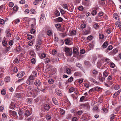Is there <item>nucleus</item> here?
<instances>
[{
	"mask_svg": "<svg viewBox=\"0 0 121 121\" xmlns=\"http://www.w3.org/2000/svg\"><path fill=\"white\" fill-rule=\"evenodd\" d=\"M16 50L17 52H19L20 51L21 49V47L20 46H18L16 48Z\"/></svg>",
	"mask_w": 121,
	"mask_h": 121,
	"instance_id": "obj_64",
	"label": "nucleus"
},
{
	"mask_svg": "<svg viewBox=\"0 0 121 121\" xmlns=\"http://www.w3.org/2000/svg\"><path fill=\"white\" fill-rule=\"evenodd\" d=\"M45 60L46 62L47 63L51 62L50 58H46L45 59Z\"/></svg>",
	"mask_w": 121,
	"mask_h": 121,
	"instance_id": "obj_40",
	"label": "nucleus"
},
{
	"mask_svg": "<svg viewBox=\"0 0 121 121\" xmlns=\"http://www.w3.org/2000/svg\"><path fill=\"white\" fill-rule=\"evenodd\" d=\"M90 4V0H83L82 4L85 6H88Z\"/></svg>",
	"mask_w": 121,
	"mask_h": 121,
	"instance_id": "obj_5",
	"label": "nucleus"
},
{
	"mask_svg": "<svg viewBox=\"0 0 121 121\" xmlns=\"http://www.w3.org/2000/svg\"><path fill=\"white\" fill-rule=\"evenodd\" d=\"M70 42V40L68 39H66L65 41V43L69 45Z\"/></svg>",
	"mask_w": 121,
	"mask_h": 121,
	"instance_id": "obj_33",
	"label": "nucleus"
},
{
	"mask_svg": "<svg viewBox=\"0 0 121 121\" xmlns=\"http://www.w3.org/2000/svg\"><path fill=\"white\" fill-rule=\"evenodd\" d=\"M112 78V74L110 75L108 77V79L109 80H111Z\"/></svg>",
	"mask_w": 121,
	"mask_h": 121,
	"instance_id": "obj_56",
	"label": "nucleus"
},
{
	"mask_svg": "<svg viewBox=\"0 0 121 121\" xmlns=\"http://www.w3.org/2000/svg\"><path fill=\"white\" fill-rule=\"evenodd\" d=\"M11 113H12V114L14 116H16V112L15 111H10Z\"/></svg>",
	"mask_w": 121,
	"mask_h": 121,
	"instance_id": "obj_52",
	"label": "nucleus"
},
{
	"mask_svg": "<svg viewBox=\"0 0 121 121\" xmlns=\"http://www.w3.org/2000/svg\"><path fill=\"white\" fill-rule=\"evenodd\" d=\"M44 18V14L43 13H42L41 15L40 19L39 21L41 23H42L43 22Z\"/></svg>",
	"mask_w": 121,
	"mask_h": 121,
	"instance_id": "obj_9",
	"label": "nucleus"
},
{
	"mask_svg": "<svg viewBox=\"0 0 121 121\" xmlns=\"http://www.w3.org/2000/svg\"><path fill=\"white\" fill-rule=\"evenodd\" d=\"M10 78L9 77H6L5 78L4 80L5 81L7 82H8L10 81Z\"/></svg>",
	"mask_w": 121,
	"mask_h": 121,
	"instance_id": "obj_23",
	"label": "nucleus"
},
{
	"mask_svg": "<svg viewBox=\"0 0 121 121\" xmlns=\"http://www.w3.org/2000/svg\"><path fill=\"white\" fill-rule=\"evenodd\" d=\"M4 23V21L3 19H1L0 20V24H3Z\"/></svg>",
	"mask_w": 121,
	"mask_h": 121,
	"instance_id": "obj_63",
	"label": "nucleus"
},
{
	"mask_svg": "<svg viewBox=\"0 0 121 121\" xmlns=\"http://www.w3.org/2000/svg\"><path fill=\"white\" fill-rule=\"evenodd\" d=\"M50 107L49 105L48 104H45L44 106V108L47 111L50 108Z\"/></svg>",
	"mask_w": 121,
	"mask_h": 121,
	"instance_id": "obj_11",
	"label": "nucleus"
},
{
	"mask_svg": "<svg viewBox=\"0 0 121 121\" xmlns=\"http://www.w3.org/2000/svg\"><path fill=\"white\" fill-rule=\"evenodd\" d=\"M28 79H29L33 81L35 80V78H34V77L31 74L29 76Z\"/></svg>",
	"mask_w": 121,
	"mask_h": 121,
	"instance_id": "obj_26",
	"label": "nucleus"
},
{
	"mask_svg": "<svg viewBox=\"0 0 121 121\" xmlns=\"http://www.w3.org/2000/svg\"><path fill=\"white\" fill-rule=\"evenodd\" d=\"M30 12L31 13L34 14L35 13V11L34 9H32L30 10Z\"/></svg>",
	"mask_w": 121,
	"mask_h": 121,
	"instance_id": "obj_36",
	"label": "nucleus"
},
{
	"mask_svg": "<svg viewBox=\"0 0 121 121\" xmlns=\"http://www.w3.org/2000/svg\"><path fill=\"white\" fill-rule=\"evenodd\" d=\"M42 0H35L33 2V4L36 5L39 2L41 1Z\"/></svg>",
	"mask_w": 121,
	"mask_h": 121,
	"instance_id": "obj_30",
	"label": "nucleus"
},
{
	"mask_svg": "<svg viewBox=\"0 0 121 121\" xmlns=\"http://www.w3.org/2000/svg\"><path fill=\"white\" fill-rule=\"evenodd\" d=\"M46 56V55L44 53H43L41 54L40 56V58L42 59L44 58Z\"/></svg>",
	"mask_w": 121,
	"mask_h": 121,
	"instance_id": "obj_21",
	"label": "nucleus"
},
{
	"mask_svg": "<svg viewBox=\"0 0 121 121\" xmlns=\"http://www.w3.org/2000/svg\"><path fill=\"white\" fill-rule=\"evenodd\" d=\"M113 16L114 18L115 19L117 20V17H118L117 14L114 13L113 15Z\"/></svg>",
	"mask_w": 121,
	"mask_h": 121,
	"instance_id": "obj_51",
	"label": "nucleus"
},
{
	"mask_svg": "<svg viewBox=\"0 0 121 121\" xmlns=\"http://www.w3.org/2000/svg\"><path fill=\"white\" fill-rule=\"evenodd\" d=\"M104 37V35L103 34H101L99 35V37L100 39H103Z\"/></svg>",
	"mask_w": 121,
	"mask_h": 121,
	"instance_id": "obj_48",
	"label": "nucleus"
},
{
	"mask_svg": "<svg viewBox=\"0 0 121 121\" xmlns=\"http://www.w3.org/2000/svg\"><path fill=\"white\" fill-rule=\"evenodd\" d=\"M71 34L72 35H75L76 34V31L75 30H73L71 32Z\"/></svg>",
	"mask_w": 121,
	"mask_h": 121,
	"instance_id": "obj_39",
	"label": "nucleus"
},
{
	"mask_svg": "<svg viewBox=\"0 0 121 121\" xmlns=\"http://www.w3.org/2000/svg\"><path fill=\"white\" fill-rule=\"evenodd\" d=\"M34 84L37 87L40 86L41 85V82L40 80L38 79H37L35 80Z\"/></svg>",
	"mask_w": 121,
	"mask_h": 121,
	"instance_id": "obj_4",
	"label": "nucleus"
},
{
	"mask_svg": "<svg viewBox=\"0 0 121 121\" xmlns=\"http://www.w3.org/2000/svg\"><path fill=\"white\" fill-rule=\"evenodd\" d=\"M47 34L48 36H50L52 35V32L51 30H48L47 31Z\"/></svg>",
	"mask_w": 121,
	"mask_h": 121,
	"instance_id": "obj_35",
	"label": "nucleus"
},
{
	"mask_svg": "<svg viewBox=\"0 0 121 121\" xmlns=\"http://www.w3.org/2000/svg\"><path fill=\"white\" fill-rule=\"evenodd\" d=\"M116 25L118 27L120 26H121V22L120 21H117L116 22Z\"/></svg>",
	"mask_w": 121,
	"mask_h": 121,
	"instance_id": "obj_27",
	"label": "nucleus"
},
{
	"mask_svg": "<svg viewBox=\"0 0 121 121\" xmlns=\"http://www.w3.org/2000/svg\"><path fill=\"white\" fill-rule=\"evenodd\" d=\"M13 62L15 64L19 63V61L18 60V58H16V59L14 60Z\"/></svg>",
	"mask_w": 121,
	"mask_h": 121,
	"instance_id": "obj_34",
	"label": "nucleus"
},
{
	"mask_svg": "<svg viewBox=\"0 0 121 121\" xmlns=\"http://www.w3.org/2000/svg\"><path fill=\"white\" fill-rule=\"evenodd\" d=\"M31 74L34 77H36L37 76V72L35 71H33Z\"/></svg>",
	"mask_w": 121,
	"mask_h": 121,
	"instance_id": "obj_28",
	"label": "nucleus"
},
{
	"mask_svg": "<svg viewBox=\"0 0 121 121\" xmlns=\"http://www.w3.org/2000/svg\"><path fill=\"white\" fill-rule=\"evenodd\" d=\"M108 45V43L107 42H105L103 44L102 47L104 48H105Z\"/></svg>",
	"mask_w": 121,
	"mask_h": 121,
	"instance_id": "obj_14",
	"label": "nucleus"
},
{
	"mask_svg": "<svg viewBox=\"0 0 121 121\" xmlns=\"http://www.w3.org/2000/svg\"><path fill=\"white\" fill-rule=\"evenodd\" d=\"M16 97L17 98H19L22 97V95L20 93H17L16 95Z\"/></svg>",
	"mask_w": 121,
	"mask_h": 121,
	"instance_id": "obj_43",
	"label": "nucleus"
},
{
	"mask_svg": "<svg viewBox=\"0 0 121 121\" xmlns=\"http://www.w3.org/2000/svg\"><path fill=\"white\" fill-rule=\"evenodd\" d=\"M15 107V106L14 103L12 102L10 104L9 108L12 109H14Z\"/></svg>",
	"mask_w": 121,
	"mask_h": 121,
	"instance_id": "obj_12",
	"label": "nucleus"
},
{
	"mask_svg": "<svg viewBox=\"0 0 121 121\" xmlns=\"http://www.w3.org/2000/svg\"><path fill=\"white\" fill-rule=\"evenodd\" d=\"M73 53L74 54L77 55L78 53V50L76 48H73Z\"/></svg>",
	"mask_w": 121,
	"mask_h": 121,
	"instance_id": "obj_13",
	"label": "nucleus"
},
{
	"mask_svg": "<svg viewBox=\"0 0 121 121\" xmlns=\"http://www.w3.org/2000/svg\"><path fill=\"white\" fill-rule=\"evenodd\" d=\"M42 40L41 39H39L37 42L36 45H41L42 42Z\"/></svg>",
	"mask_w": 121,
	"mask_h": 121,
	"instance_id": "obj_18",
	"label": "nucleus"
},
{
	"mask_svg": "<svg viewBox=\"0 0 121 121\" xmlns=\"http://www.w3.org/2000/svg\"><path fill=\"white\" fill-rule=\"evenodd\" d=\"M48 82L49 84H52L54 83V80L53 79H50L48 81Z\"/></svg>",
	"mask_w": 121,
	"mask_h": 121,
	"instance_id": "obj_29",
	"label": "nucleus"
},
{
	"mask_svg": "<svg viewBox=\"0 0 121 121\" xmlns=\"http://www.w3.org/2000/svg\"><path fill=\"white\" fill-rule=\"evenodd\" d=\"M4 106H3L0 105V111L1 112H2L4 110Z\"/></svg>",
	"mask_w": 121,
	"mask_h": 121,
	"instance_id": "obj_57",
	"label": "nucleus"
},
{
	"mask_svg": "<svg viewBox=\"0 0 121 121\" xmlns=\"http://www.w3.org/2000/svg\"><path fill=\"white\" fill-rule=\"evenodd\" d=\"M30 18L27 17H25L23 19V21L24 23L27 25L29 24V22L30 21Z\"/></svg>",
	"mask_w": 121,
	"mask_h": 121,
	"instance_id": "obj_2",
	"label": "nucleus"
},
{
	"mask_svg": "<svg viewBox=\"0 0 121 121\" xmlns=\"http://www.w3.org/2000/svg\"><path fill=\"white\" fill-rule=\"evenodd\" d=\"M89 107V106L88 104L87 103H86L85 104V107L84 108L88 109Z\"/></svg>",
	"mask_w": 121,
	"mask_h": 121,
	"instance_id": "obj_61",
	"label": "nucleus"
},
{
	"mask_svg": "<svg viewBox=\"0 0 121 121\" xmlns=\"http://www.w3.org/2000/svg\"><path fill=\"white\" fill-rule=\"evenodd\" d=\"M30 114V112H29L28 110H27L25 112V115L26 117H28Z\"/></svg>",
	"mask_w": 121,
	"mask_h": 121,
	"instance_id": "obj_20",
	"label": "nucleus"
},
{
	"mask_svg": "<svg viewBox=\"0 0 121 121\" xmlns=\"http://www.w3.org/2000/svg\"><path fill=\"white\" fill-rule=\"evenodd\" d=\"M52 100L53 102L55 105H57L58 103L56 100V98H53L52 99Z\"/></svg>",
	"mask_w": 121,
	"mask_h": 121,
	"instance_id": "obj_19",
	"label": "nucleus"
},
{
	"mask_svg": "<svg viewBox=\"0 0 121 121\" xmlns=\"http://www.w3.org/2000/svg\"><path fill=\"white\" fill-rule=\"evenodd\" d=\"M33 44V41H30L28 43V45L30 46H32Z\"/></svg>",
	"mask_w": 121,
	"mask_h": 121,
	"instance_id": "obj_37",
	"label": "nucleus"
},
{
	"mask_svg": "<svg viewBox=\"0 0 121 121\" xmlns=\"http://www.w3.org/2000/svg\"><path fill=\"white\" fill-rule=\"evenodd\" d=\"M92 73L93 74L96 75L98 73V71L94 69L92 71Z\"/></svg>",
	"mask_w": 121,
	"mask_h": 121,
	"instance_id": "obj_47",
	"label": "nucleus"
},
{
	"mask_svg": "<svg viewBox=\"0 0 121 121\" xmlns=\"http://www.w3.org/2000/svg\"><path fill=\"white\" fill-rule=\"evenodd\" d=\"M65 51L66 52H69V55L71 56L73 52L72 49H69V48L66 47L65 49Z\"/></svg>",
	"mask_w": 121,
	"mask_h": 121,
	"instance_id": "obj_1",
	"label": "nucleus"
},
{
	"mask_svg": "<svg viewBox=\"0 0 121 121\" xmlns=\"http://www.w3.org/2000/svg\"><path fill=\"white\" fill-rule=\"evenodd\" d=\"M39 88L38 87H35V89L32 90V92H35L37 93L39 91Z\"/></svg>",
	"mask_w": 121,
	"mask_h": 121,
	"instance_id": "obj_15",
	"label": "nucleus"
},
{
	"mask_svg": "<svg viewBox=\"0 0 121 121\" xmlns=\"http://www.w3.org/2000/svg\"><path fill=\"white\" fill-rule=\"evenodd\" d=\"M6 91L5 90L2 89L1 91V94L3 95H4L6 94Z\"/></svg>",
	"mask_w": 121,
	"mask_h": 121,
	"instance_id": "obj_32",
	"label": "nucleus"
},
{
	"mask_svg": "<svg viewBox=\"0 0 121 121\" xmlns=\"http://www.w3.org/2000/svg\"><path fill=\"white\" fill-rule=\"evenodd\" d=\"M97 13L96 11V10H93L91 12L93 16L96 15Z\"/></svg>",
	"mask_w": 121,
	"mask_h": 121,
	"instance_id": "obj_50",
	"label": "nucleus"
},
{
	"mask_svg": "<svg viewBox=\"0 0 121 121\" xmlns=\"http://www.w3.org/2000/svg\"><path fill=\"white\" fill-rule=\"evenodd\" d=\"M73 80V78L72 77H71L70 78L68 79V81L69 82H71Z\"/></svg>",
	"mask_w": 121,
	"mask_h": 121,
	"instance_id": "obj_53",
	"label": "nucleus"
},
{
	"mask_svg": "<svg viewBox=\"0 0 121 121\" xmlns=\"http://www.w3.org/2000/svg\"><path fill=\"white\" fill-rule=\"evenodd\" d=\"M35 46L37 51H39L41 50V45H36Z\"/></svg>",
	"mask_w": 121,
	"mask_h": 121,
	"instance_id": "obj_17",
	"label": "nucleus"
},
{
	"mask_svg": "<svg viewBox=\"0 0 121 121\" xmlns=\"http://www.w3.org/2000/svg\"><path fill=\"white\" fill-rule=\"evenodd\" d=\"M66 72L68 74H70L71 73V70L69 68H67L66 69Z\"/></svg>",
	"mask_w": 121,
	"mask_h": 121,
	"instance_id": "obj_16",
	"label": "nucleus"
},
{
	"mask_svg": "<svg viewBox=\"0 0 121 121\" xmlns=\"http://www.w3.org/2000/svg\"><path fill=\"white\" fill-rule=\"evenodd\" d=\"M14 5V4L13 2H10L9 4V6L10 7H12Z\"/></svg>",
	"mask_w": 121,
	"mask_h": 121,
	"instance_id": "obj_58",
	"label": "nucleus"
},
{
	"mask_svg": "<svg viewBox=\"0 0 121 121\" xmlns=\"http://www.w3.org/2000/svg\"><path fill=\"white\" fill-rule=\"evenodd\" d=\"M75 90L74 88L73 87H72L70 88L69 90V91L70 92H73Z\"/></svg>",
	"mask_w": 121,
	"mask_h": 121,
	"instance_id": "obj_45",
	"label": "nucleus"
},
{
	"mask_svg": "<svg viewBox=\"0 0 121 121\" xmlns=\"http://www.w3.org/2000/svg\"><path fill=\"white\" fill-rule=\"evenodd\" d=\"M13 10L16 11L18 10V8L17 6H15L13 7Z\"/></svg>",
	"mask_w": 121,
	"mask_h": 121,
	"instance_id": "obj_54",
	"label": "nucleus"
},
{
	"mask_svg": "<svg viewBox=\"0 0 121 121\" xmlns=\"http://www.w3.org/2000/svg\"><path fill=\"white\" fill-rule=\"evenodd\" d=\"M110 67L111 68H113L115 67V64L113 63H111L110 64Z\"/></svg>",
	"mask_w": 121,
	"mask_h": 121,
	"instance_id": "obj_41",
	"label": "nucleus"
},
{
	"mask_svg": "<svg viewBox=\"0 0 121 121\" xmlns=\"http://www.w3.org/2000/svg\"><path fill=\"white\" fill-rule=\"evenodd\" d=\"M26 83L28 85H32L33 84V82L32 80H30L28 79L26 81Z\"/></svg>",
	"mask_w": 121,
	"mask_h": 121,
	"instance_id": "obj_10",
	"label": "nucleus"
},
{
	"mask_svg": "<svg viewBox=\"0 0 121 121\" xmlns=\"http://www.w3.org/2000/svg\"><path fill=\"white\" fill-rule=\"evenodd\" d=\"M55 26L58 29L60 28V27L61 25L60 24H55Z\"/></svg>",
	"mask_w": 121,
	"mask_h": 121,
	"instance_id": "obj_42",
	"label": "nucleus"
},
{
	"mask_svg": "<svg viewBox=\"0 0 121 121\" xmlns=\"http://www.w3.org/2000/svg\"><path fill=\"white\" fill-rule=\"evenodd\" d=\"M18 71V69L16 67H14L13 69V71L14 73H16Z\"/></svg>",
	"mask_w": 121,
	"mask_h": 121,
	"instance_id": "obj_44",
	"label": "nucleus"
},
{
	"mask_svg": "<svg viewBox=\"0 0 121 121\" xmlns=\"http://www.w3.org/2000/svg\"><path fill=\"white\" fill-rule=\"evenodd\" d=\"M108 73L107 72V70H105L104 72L103 75L105 78L107 77L108 75Z\"/></svg>",
	"mask_w": 121,
	"mask_h": 121,
	"instance_id": "obj_25",
	"label": "nucleus"
},
{
	"mask_svg": "<svg viewBox=\"0 0 121 121\" xmlns=\"http://www.w3.org/2000/svg\"><path fill=\"white\" fill-rule=\"evenodd\" d=\"M54 13L56 17L59 16L60 15L59 12L57 10H56V11Z\"/></svg>",
	"mask_w": 121,
	"mask_h": 121,
	"instance_id": "obj_22",
	"label": "nucleus"
},
{
	"mask_svg": "<svg viewBox=\"0 0 121 121\" xmlns=\"http://www.w3.org/2000/svg\"><path fill=\"white\" fill-rule=\"evenodd\" d=\"M36 61L34 58H32L31 60V62L33 64H34L35 63Z\"/></svg>",
	"mask_w": 121,
	"mask_h": 121,
	"instance_id": "obj_38",
	"label": "nucleus"
},
{
	"mask_svg": "<svg viewBox=\"0 0 121 121\" xmlns=\"http://www.w3.org/2000/svg\"><path fill=\"white\" fill-rule=\"evenodd\" d=\"M60 112L61 115H63L65 113V111L62 109H60Z\"/></svg>",
	"mask_w": 121,
	"mask_h": 121,
	"instance_id": "obj_46",
	"label": "nucleus"
},
{
	"mask_svg": "<svg viewBox=\"0 0 121 121\" xmlns=\"http://www.w3.org/2000/svg\"><path fill=\"white\" fill-rule=\"evenodd\" d=\"M46 118L47 120H49L51 119V117L50 115H47L46 116Z\"/></svg>",
	"mask_w": 121,
	"mask_h": 121,
	"instance_id": "obj_62",
	"label": "nucleus"
},
{
	"mask_svg": "<svg viewBox=\"0 0 121 121\" xmlns=\"http://www.w3.org/2000/svg\"><path fill=\"white\" fill-rule=\"evenodd\" d=\"M89 79H90V80L91 81L93 82L95 84L99 85L100 84V83L96 81L95 80V79H94V78H91V77L90 78H89Z\"/></svg>",
	"mask_w": 121,
	"mask_h": 121,
	"instance_id": "obj_6",
	"label": "nucleus"
},
{
	"mask_svg": "<svg viewBox=\"0 0 121 121\" xmlns=\"http://www.w3.org/2000/svg\"><path fill=\"white\" fill-rule=\"evenodd\" d=\"M93 26L95 29H96L99 27V25L97 24H95Z\"/></svg>",
	"mask_w": 121,
	"mask_h": 121,
	"instance_id": "obj_60",
	"label": "nucleus"
},
{
	"mask_svg": "<svg viewBox=\"0 0 121 121\" xmlns=\"http://www.w3.org/2000/svg\"><path fill=\"white\" fill-rule=\"evenodd\" d=\"M102 110L105 113H107L108 112V110L106 108H103Z\"/></svg>",
	"mask_w": 121,
	"mask_h": 121,
	"instance_id": "obj_49",
	"label": "nucleus"
},
{
	"mask_svg": "<svg viewBox=\"0 0 121 121\" xmlns=\"http://www.w3.org/2000/svg\"><path fill=\"white\" fill-rule=\"evenodd\" d=\"M78 9L81 11H82L83 10V8L82 6H79L78 7Z\"/></svg>",
	"mask_w": 121,
	"mask_h": 121,
	"instance_id": "obj_55",
	"label": "nucleus"
},
{
	"mask_svg": "<svg viewBox=\"0 0 121 121\" xmlns=\"http://www.w3.org/2000/svg\"><path fill=\"white\" fill-rule=\"evenodd\" d=\"M28 53L30 54L32 57L34 56L35 55V53L32 49L29 50L28 52Z\"/></svg>",
	"mask_w": 121,
	"mask_h": 121,
	"instance_id": "obj_3",
	"label": "nucleus"
},
{
	"mask_svg": "<svg viewBox=\"0 0 121 121\" xmlns=\"http://www.w3.org/2000/svg\"><path fill=\"white\" fill-rule=\"evenodd\" d=\"M101 88L99 86H96L94 87V89L96 91H99L101 89Z\"/></svg>",
	"mask_w": 121,
	"mask_h": 121,
	"instance_id": "obj_24",
	"label": "nucleus"
},
{
	"mask_svg": "<svg viewBox=\"0 0 121 121\" xmlns=\"http://www.w3.org/2000/svg\"><path fill=\"white\" fill-rule=\"evenodd\" d=\"M37 94V93L35 92H32V93H30V94L32 95L33 97H35L36 96Z\"/></svg>",
	"mask_w": 121,
	"mask_h": 121,
	"instance_id": "obj_31",
	"label": "nucleus"
},
{
	"mask_svg": "<svg viewBox=\"0 0 121 121\" xmlns=\"http://www.w3.org/2000/svg\"><path fill=\"white\" fill-rule=\"evenodd\" d=\"M86 26L85 24H82L81 25L80 27L81 28L83 29L86 27Z\"/></svg>",
	"mask_w": 121,
	"mask_h": 121,
	"instance_id": "obj_59",
	"label": "nucleus"
},
{
	"mask_svg": "<svg viewBox=\"0 0 121 121\" xmlns=\"http://www.w3.org/2000/svg\"><path fill=\"white\" fill-rule=\"evenodd\" d=\"M54 21L56 22H62L63 20L62 18L61 17H59L54 20Z\"/></svg>",
	"mask_w": 121,
	"mask_h": 121,
	"instance_id": "obj_8",
	"label": "nucleus"
},
{
	"mask_svg": "<svg viewBox=\"0 0 121 121\" xmlns=\"http://www.w3.org/2000/svg\"><path fill=\"white\" fill-rule=\"evenodd\" d=\"M25 73L24 72H20L17 74V76L19 78H21L24 75Z\"/></svg>",
	"mask_w": 121,
	"mask_h": 121,
	"instance_id": "obj_7",
	"label": "nucleus"
}]
</instances>
